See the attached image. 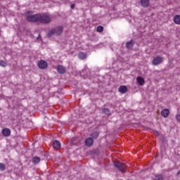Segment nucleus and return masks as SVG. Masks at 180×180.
Wrapping results in <instances>:
<instances>
[{"label":"nucleus","mask_w":180,"mask_h":180,"mask_svg":"<svg viewBox=\"0 0 180 180\" xmlns=\"http://www.w3.org/2000/svg\"><path fill=\"white\" fill-rule=\"evenodd\" d=\"M53 146L55 150H59L61 148V143L58 141H54Z\"/></svg>","instance_id":"10"},{"label":"nucleus","mask_w":180,"mask_h":180,"mask_svg":"<svg viewBox=\"0 0 180 180\" xmlns=\"http://www.w3.org/2000/svg\"><path fill=\"white\" fill-rule=\"evenodd\" d=\"M32 162L34 164H39V162H40V158H39V157H34L32 158Z\"/></svg>","instance_id":"18"},{"label":"nucleus","mask_w":180,"mask_h":180,"mask_svg":"<svg viewBox=\"0 0 180 180\" xmlns=\"http://www.w3.org/2000/svg\"><path fill=\"white\" fill-rule=\"evenodd\" d=\"M62 33H63V27L59 26L51 30L48 32V37H51V36H53V34H56V36H60Z\"/></svg>","instance_id":"2"},{"label":"nucleus","mask_w":180,"mask_h":180,"mask_svg":"<svg viewBox=\"0 0 180 180\" xmlns=\"http://www.w3.org/2000/svg\"><path fill=\"white\" fill-rule=\"evenodd\" d=\"M47 66H48L47 62H46L45 60H39L38 62V67L41 70H46V68H47Z\"/></svg>","instance_id":"6"},{"label":"nucleus","mask_w":180,"mask_h":180,"mask_svg":"<svg viewBox=\"0 0 180 180\" xmlns=\"http://www.w3.org/2000/svg\"><path fill=\"white\" fill-rule=\"evenodd\" d=\"M94 134L96 135V137H98V133L95 132Z\"/></svg>","instance_id":"26"},{"label":"nucleus","mask_w":180,"mask_h":180,"mask_svg":"<svg viewBox=\"0 0 180 180\" xmlns=\"http://www.w3.org/2000/svg\"><path fill=\"white\" fill-rule=\"evenodd\" d=\"M30 11H28L26 14V19L27 22H39L40 14H30Z\"/></svg>","instance_id":"1"},{"label":"nucleus","mask_w":180,"mask_h":180,"mask_svg":"<svg viewBox=\"0 0 180 180\" xmlns=\"http://www.w3.org/2000/svg\"><path fill=\"white\" fill-rule=\"evenodd\" d=\"M74 140H75V138L73 139V141H74Z\"/></svg>","instance_id":"29"},{"label":"nucleus","mask_w":180,"mask_h":180,"mask_svg":"<svg viewBox=\"0 0 180 180\" xmlns=\"http://www.w3.org/2000/svg\"><path fill=\"white\" fill-rule=\"evenodd\" d=\"M161 115L163 117H167V116H169V110L165 108L162 110Z\"/></svg>","instance_id":"11"},{"label":"nucleus","mask_w":180,"mask_h":180,"mask_svg":"<svg viewBox=\"0 0 180 180\" xmlns=\"http://www.w3.org/2000/svg\"><path fill=\"white\" fill-rule=\"evenodd\" d=\"M86 146H87V147H91V146H92L94 144V139L92 138H87L86 139Z\"/></svg>","instance_id":"12"},{"label":"nucleus","mask_w":180,"mask_h":180,"mask_svg":"<svg viewBox=\"0 0 180 180\" xmlns=\"http://www.w3.org/2000/svg\"><path fill=\"white\" fill-rule=\"evenodd\" d=\"M39 22L44 24L50 23L51 22V17L47 14H40Z\"/></svg>","instance_id":"3"},{"label":"nucleus","mask_w":180,"mask_h":180,"mask_svg":"<svg viewBox=\"0 0 180 180\" xmlns=\"http://www.w3.org/2000/svg\"><path fill=\"white\" fill-rule=\"evenodd\" d=\"M114 165L115 167L118 168V169L121 172H126V165L124 163H122L120 161H117V162H114Z\"/></svg>","instance_id":"4"},{"label":"nucleus","mask_w":180,"mask_h":180,"mask_svg":"<svg viewBox=\"0 0 180 180\" xmlns=\"http://www.w3.org/2000/svg\"><path fill=\"white\" fill-rule=\"evenodd\" d=\"M75 8V4H72V5H71V8H72V9H74Z\"/></svg>","instance_id":"25"},{"label":"nucleus","mask_w":180,"mask_h":180,"mask_svg":"<svg viewBox=\"0 0 180 180\" xmlns=\"http://www.w3.org/2000/svg\"><path fill=\"white\" fill-rule=\"evenodd\" d=\"M155 180H162V176L161 175L156 176L155 178Z\"/></svg>","instance_id":"23"},{"label":"nucleus","mask_w":180,"mask_h":180,"mask_svg":"<svg viewBox=\"0 0 180 180\" xmlns=\"http://www.w3.org/2000/svg\"><path fill=\"white\" fill-rule=\"evenodd\" d=\"M174 22L176 23V25H180V15H176L174 18Z\"/></svg>","instance_id":"15"},{"label":"nucleus","mask_w":180,"mask_h":180,"mask_svg":"<svg viewBox=\"0 0 180 180\" xmlns=\"http://www.w3.org/2000/svg\"><path fill=\"white\" fill-rule=\"evenodd\" d=\"M133 46H134V42L133 41H129L126 44V47L127 49H131V47H133Z\"/></svg>","instance_id":"17"},{"label":"nucleus","mask_w":180,"mask_h":180,"mask_svg":"<svg viewBox=\"0 0 180 180\" xmlns=\"http://www.w3.org/2000/svg\"><path fill=\"white\" fill-rule=\"evenodd\" d=\"M97 32H98L99 33L103 32V27L101 25L97 27Z\"/></svg>","instance_id":"22"},{"label":"nucleus","mask_w":180,"mask_h":180,"mask_svg":"<svg viewBox=\"0 0 180 180\" xmlns=\"http://www.w3.org/2000/svg\"><path fill=\"white\" fill-rule=\"evenodd\" d=\"M56 70L59 74H65V68L63 65H58Z\"/></svg>","instance_id":"8"},{"label":"nucleus","mask_w":180,"mask_h":180,"mask_svg":"<svg viewBox=\"0 0 180 180\" xmlns=\"http://www.w3.org/2000/svg\"><path fill=\"white\" fill-rule=\"evenodd\" d=\"M2 134L4 137H9V136H11V129L8 128L4 129L2 130Z\"/></svg>","instance_id":"7"},{"label":"nucleus","mask_w":180,"mask_h":180,"mask_svg":"<svg viewBox=\"0 0 180 180\" xmlns=\"http://www.w3.org/2000/svg\"><path fill=\"white\" fill-rule=\"evenodd\" d=\"M176 119L177 122H180V114L176 115Z\"/></svg>","instance_id":"24"},{"label":"nucleus","mask_w":180,"mask_h":180,"mask_svg":"<svg viewBox=\"0 0 180 180\" xmlns=\"http://www.w3.org/2000/svg\"><path fill=\"white\" fill-rule=\"evenodd\" d=\"M180 174V170L177 172V175H179Z\"/></svg>","instance_id":"27"},{"label":"nucleus","mask_w":180,"mask_h":180,"mask_svg":"<svg viewBox=\"0 0 180 180\" xmlns=\"http://www.w3.org/2000/svg\"><path fill=\"white\" fill-rule=\"evenodd\" d=\"M162 61H164V58H162L161 56H157L153 58V60L152 61V64H153V65H158L161 64V63H162Z\"/></svg>","instance_id":"5"},{"label":"nucleus","mask_w":180,"mask_h":180,"mask_svg":"<svg viewBox=\"0 0 180 180\" xmlns=\"http://www.w3.org/2000/svg\"><path fill=\"white\" fill-rule=\"evenodd\" d=\"M118 91L121 94H126V92H127V86H120L119 89H118Z\"/></svg>","instance_id":"14"},{"label":"nucleus","mask_w":180,"mask_h":180,"mask_svg":"<svg viewBox=\"0 0 180 180\" xmlns=\"http://www.w3.org/2000/svg\"><path fill=\"white\" fill-rule=\"evenodd\" d=\"M78 57L80 60H85V58H86V53L80 52L78 55Z\"/></svg>","instance_id":"16"},{"label":"nucleus","mask_w":180,"mask_h":180,"mask_svg":"<svg viewBox=\"0 0 180 180\" xmlns=\"http://www.w3.org/2000/svg\"><path fill=\"white\" fill-rule=\"evenodd\" d=\"M136 81H137L139 85H141V86H143V85H144V84H146V81H144V79L141 77H138L136 78Z\"/></svg>","instance_id":"13"},{"label":"nucleus","mask_w":180,"mask_h":180,"mask_svg":"<svg viewBox=\"0 0 180 180\" xmlns=\"http://www.w3.org/2000/svg\"><path fill=\"white\" fill-rule=\"evenodd\" d=\"M6 166L4 163H0V171H5Z\"/></svg>","instance_id":"21"},{"label":"nucleus","mask_w":180,"mask_h":180,"mask_svg":"<svg viewBox=\"0 0 180 180\" xmlns=\"http://www.w3.org/2000/svg\"><path fill=\"white\" fill-rule=\"evenodd\" d=\"M156 136H158V132H155Z\"/></svg>","instance_id":"28"},{"label":"nucleus","mask_w":180,"mask_h":180,"mask_svg":"<svg viewBox=\"0 0 180 180\" xmlns=\"http://www.w3.org/2000/svg\"><path fill=\"white\" fill-rule=\"evenodd\" d=\"M8 65V63L5 60H0V67H6Z\"/></svg>","instance_id":"19"},{"label":"nucleus","mask_w":180,"mask_h":180,"mask_svg":"<svg viewBox=\"0 0 180 180\" xmlns=\"http://www.w3.org/2000/svg\"><path fill=\"white\" fill-rule=\"evenodd\" d=\"M102 112L105 113V115H110V110H109L108 108L103 109Z\"/></svg>","instance_id":"20"},{"label":"nucleus","mask_w":180,"mask_h":180,"mask_svg":"<svg viewBox=\"0 0 180 180\" xmlns=\"http://www.w3.org/2000/svg\"><path fill=\"white\" fill-rule=\"evenodd\" d=\"M141 4L143 8L150 6V0H141Z\"/></svg>","instance_id":"9"}]
</instances>
